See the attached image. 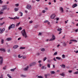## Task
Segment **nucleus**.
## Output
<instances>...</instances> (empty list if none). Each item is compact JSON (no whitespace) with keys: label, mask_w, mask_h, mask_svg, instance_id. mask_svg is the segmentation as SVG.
Instances as JSON below:
<instances>
[{"label":"nucleus","mask_w":78,"mask_h":78,"mask_svg":"<svg viewBox=\"0 0 78 78\" xmlns=\"http://www.w3.org/2000/svg\"><path fill=\"white\" fill-rule=\"evenodd\" d=\"M21 33L22 34V36L25 37V38H27V33L25 31V30H22L21 32Z\"/></svg>","instance_id":"obj_1"},{"label":"nucleus","mask_w":78,"mask_h":78,"mask_svg":"<svg viewBox=\"0 0 78 78\" xmlns=\"http://www.w3.org/2000/svg\"><path fill=\"white\" fill-rule=\"evenodd\" d=\"M15 25L14 24H12L9 27V30H11V28H14Z\"/></svg>","instance_id":"obj_2"},{"label":"nucleus","mask_w":78,"mask_h":78,"mask_svg":"<svg viewBox=\"0 0 78 78\" xmlns=\"http://www.w3.org/2000/svg\"><path fill=\"white\" fill-rule=\"evenodd\" d=\"M7 9V6L6 5H3L2 6V9L1 10V11H3L4 10Z\"/></svg>","instance_id":"obj_3"},{"label":"nucleus","mask_w":78,"mask_h":78,"mask_svg":"<svg viewBox=\"0 0 78 78\" xmlns=\"http://www.w3.org/2000/svg\"><path fill=\"white\" fill-rule=\"evenodd\" d=\"M52 38H51L49 40V41H54V40H55V36L54 35H52Z\"/></svg>","instance_id":"obj_4"},{"label":"nucleus","mask_w":78,"mask_h":78,"mask_svg":"<svg viewBox=\"0 0 78 78\" xmlns=\"http://www.w3.org/2000/svg\"><path fill=\"white\" fill-rule=\"evenodd\" d=\"M26 8L28 9H31V6L30 5H27L26 6Z\"/></svg>","instance_id":"obj_5"},{"label":"nucleus","mask_w":78,"mask_h":78,"mask_svg":"<svg viewBox=\"0 0 78 78\" xmlns=\"http://www.w3.org/2000/svg\"><path fill=\"white\" fill-rule=\"evenodd\" d=\"M55 14H53L52 15L50 16L51 19H54V18H55Z\"/></svg>","instance_id":"obj_6"},{"label":"nucleus","mask_w":78,"mask_h":78,"mask_svg":"<svg viewBox=\"0 0 78 78\" xmlns=\"http://www.w3.org/2000/svg\"><path fill=\"white\" fill-rule=\"evenodd\" d=\"M29 68V66H27L26 68H23V70L24 71H27V70H28Z\"/></svg>","instance_id":"obj_7"},{"label":"nucleus","mask_w":78,"mask_h":78,"mask_svg":"<svg viewBox=\"0 0 78 78\" xmlns=\"http://www.w3.org/2000/svg\"><path fill=\"white\" fill-rule=\"evenodd\" d=\"M36 62H32L30 64V66H34V65H36Z\"/></svg>","instance_id":"obj_8"},{"label":"nucleus","mask_w":78,"mask_h":78,"mask_svg":"<svg viewBox=\"0 0 78 78\" xmlns=\"http://www.w3.org/2000/svg\"><path fill=\"white\" fill-rule=\"evenodd\" d=\"M5 30V28H3L2 30L1 31V32H0V33L1 34H2L3 32H4V31Z\"/></svg>","instance_id":"obj_9"},{"label":"nucleus","mask_w":78,"mask_h":78,"mask_svg":"<svg viewBox=\"0 0 78 78\" xmlns=\"http://www.w3.org/2000/svg\"><path fill=\"white\" fill-rule=\"evenodd\" d=\"M78 6V5L76 4H75L73 5L72 6V8H75V7H76Z\"/></svg>","instance_id":"obj_10"},{"label":"nucleus","mask_w":78,"mask_h":78,"mask_svg":"<svg viewBox=\"0 0 78 78\" xmlns=\"http://www.w3.org/2000/svg\"><path fill=\"white\" fill-rule=\"evenodd\" d=\"M59 9H60V11L62 12H64V10H63V8H62L60 7Z\"/></svg>","instance_id":"obj_11"},{"label":"nucleus","mask_w":78,"mask_h":78,"mask_svg":"<svg viewBox=\"0 0 78 78\" xmlns=\"http://www.w3.org/2000/svg\"><path fill=\"white\" fill-rule=\"evenodd\" d=\"M18 46L17 45H15L13 47V48H14V49H16V48H17V47H18Z\"/></svg>","instance_id":"obj_12"},{"label":"nucleus","mask_w":78,"mask_h":78,"mask_svg":"<svg viewBox=\"0 0 78 78\" xmlns=\"http://www.w3.org/2000/svg\"><path fill=\"white\" fill-rule=\"evenodd\" d=\"M3 58H2L0 60V65H2V63H3Z\"/></svg>","instance_id":"obj_13"},{"label":"nucleus","mask_w":78,"mask_h":78,"mask_svg":"<svg viewBox=\"0 0 78 78\" xmlns=\"http://www.w3.org/2000/svg\"><path fill=\"white\" fill-rule=\"evenodd\" d=\"M0 51H3L4 52H5V51H6V50H5V49L3 48L0 49Z\"/></svg>","instance_id":"obj_14"},{"label":"nucleus","mask_w":78,"mask_h":78,"mask_svg":"<svg viewBox=\"0 0 78 78\" xmlns=\"http://www.w3.org/2000/svg\"><path fill=\"white\" fill-rule=\"evenodd\" d=\"M16 68H15L14 69H10V71L11 72H14V71H15V70H16Z\"/></svg>","instance_id":"obj_15"},{"label":"nucleus","mask_w":78,"mask_h":78,"mask_svg":"<svg viewBox=\"0 0 78 78\" xmlns=\"http://www.w3.org/2000/svg\"><path fill=\"white\" fill-rule=\"evenodd\" d=\"M58 31L61 32L62 31V29L60 28L57 29Z\"/></svg>","instance_id":"obj_16"},{"label":"nucleus","mask_w":78,"mask_h":78,"mask_svg":"<svg viewBox=\"0 0 78 78\" xmlns=\"http://www.w3.org/2000/svg\"><path fill=\"white\" fill-rule=\"evenodd\" d=\"M1 43L2 44H3V43H4V40H3V39H2Z\"/></svg>","instance_id":"obj_17"},{"label":"nucleus","mask_w":78,"mask_h":78,"mask_svg":"<svg viewBox=\"0 0 78 78\" xmlns=\"http://www.w3.org/2000/svg\"><path fill=\"white\" fill-rule=\"evenodd\" d=\"M50 73L51 74H55V72L54 71H50Z\"/></svg>","instance_id":"obj_18"},{"label":"nucleus","mask_w":78,"mask_h":78,"mask_svg":"<svg viewBox=\"0 0 78 78\" xmlns=\"http://www.w3.org/2000/svg\"><path fill=\"white\" fill-rule=\"evenodd\" d=\"M41 51H45V48H43L41 49Z\"/></svg>","instance_id":"obj_19"},{"label":"nucleus","mask_w":78,"mask_h":78,"mask_svg":"<svg viewBox=\"0 0 78 78\" xmlns=\"http://www.w3.org/2000/svg\"><path fill=\"white\" fill-rule=\"evenodd\" d=\"M60 75H61L62 76H64L65 75L64 74V73H62V74H60Z\"/></svg>","instance_id":"obj_20"},{"label":"nucleus","mask_w":78,"mask_h":78,"mask_svg":"<svg viewBox=\"0 0 78 78\" xmlns=\"http://www.w3.org/2000/svg\"><path fill=\"white\" fill-rule=\"evenodd\" d=\"M13 19H19V17H17V16H15L14 18H13Z\"/></svg>","instance_id":"obj_21"},{"label":"nucleus","mask_w":78,"mask_h":78,"mask_svg":"<svg viewBox=\"0 0 78 78\" xmlns=\"http://www.w3.org/2000/svg\"><path fill=\"white\" fill-rule=\"evenodd\" d=\"M56 59H58V60H61V58H59L58 57H56Z\"/></svg>","instance_id":"obj_22"},{"label":"nucleus","mask_w":78,"mask_h":78,"mask_svg":"<svg viewBox=\"0 0 78 78\" xmlns=\"http://www.w3.org/2000/svg\"><path fill=\"white\" fill-rule=\"evenodd\" d=\"M47 66L48 68H50V64H48L47 65Z\"/></svg>","instance_id":"obj_23"},{"label":"nucleus","mask_w":78,"mask_h":78,"mask_svg":"<svg viewBox=\"0 0 78 78\" xmlns=\"http://www.w3.org/2000/svg\"><path fill=\"white\" fill-rule=\"evenodd\" d=\"M7 41H11V38H8L6 39Z\"/></svg>","instance_id":"obj_24"},{"label":"nucleus","mask_w":78,"mask_h":78,"mask_svg":"<svg viewBox=\"0 0 78 78\" xmlns=\"http://www.w3.org/2000/svg\"><path fill=\"white\" fill-rule=\"evenodd\" d=\"M20 22H19L18 23H17L16 25V27H17L20 25Z\"/></svg>","instance_id":"obj_25"},{"label":"nucleus","mask_w":78,"mask_h":78,"mask_svg":"<svg viewBox=\"0 0 78 78\" xmlns=\"http://www.w3.org/2000/svg\"><path fill=\"white\" fill-rule=\"evenodd\" d=\"M61 67H63V68H65L66 67V66L64 64H62L61 65Z\"/></svg>","instance_id":"obj_26"},{"label":"nucleus","mask_w":78,"mask_h":78,"mask_svg":"<svg viewBox=\"0 0 78 78\" xmlns=\"http://www.w3.org/2000/svg\"><path fill=\"white\" fill-rule=\"evenodd\" d=\"M58 53H57V52H55V53H54L53 56H55V55H57Z\"/></svg>","instance_id":"obj_27"},{"label":"nucleus","mask_w":78,"mask_h":78,"mask_svg":"<svg viewBox=\"0 0 78 78\" xmlns=\"http://www.w3.org/2000/svg\"><path fill=\"white\" fill-rule=\"evenodd\" d=\"M38 78H43V77L42 76H37Z\"/></svg>","instance_id":"obj_28"},{"label":"nucleus","mask_w":78,"mask_h":78,"mask_svg":"<svg viewBox=\"0 0 78 78\" xmlns=\"http://www.w3.org/2000/svg\"><path fill=\"white\" fill-rule=\"evenodd\" d=\"M25 47H20V49H25Z\"/></svg>","instance_id":"obj_29"},{"label":"nucleus","mask_w":78,"mask_h":78,"mask_svg":"<svg viewBox=\"0 0 78 78\" xmlns=\"http://www.w3.org/2000/svg\"><path fill=\"white\" fill-rule=\"evenodd\" d=\"M14 10L15 11H18V9L16 8H15Z\"/></svg>","instance_id":"obj_30"},{"label":"nucleus","mask_w":78,"mask_h":78,"mask_svg":"<svg viewBox=\"0 0 78 78\" xmlns=\"http://www.w3.org/2000/svg\"><path fill=\"white\" fill-rule=\"evenodd\" d=\"M20 13L21 14L20 16H23V13H22V12H20Z\"/></svg>","instance_id":"obj_31"},{"label":"nucleus","mask_w":78,"mask_h":78,"mask_svg":"<svg viewBox=\"0 0 78 78\" xmlns=\"http://www.w3.org/2000/svg\"><path fill=\"white\" fill-rule=\"evenodd\" d=\"M47 59V57H45L43 59V61H45Z\"/></svg>","instance_id":"obj_32"},{"label":"nucleus","mask_w":78,"mask_h":78,"mask_svg":"<svg viewBox=\"0 0 78 78\" xmlns=\"http://www.w3.org/2000/svg\"><path fill=\"white\" fill-rule=\"evenodd\" d=\"M74 74H78V71H77L74 73Z\"/></svg>","instance_id":"obj_33"},{"label":"nucleus","mask_w":78,"mask_h":78,"mask_svg":"<svg viewBox=\"0 0 78 78\" xmlns=\"http://www.w3.org/2000/svg\"><path fill=\"white\" fill-rule=\"evenodd\" d=\"M44 76L45 78H47V74H44Z\"/></svg>","instance_id":"obj_34"},{"label":"nucleus","mask_w":78,"mask_h":78,"mask_svg":"<svg viewBox=\"0 0 78 78\" xmlns=\"http://www.w3.org/2000/svg\"><path fill=\"white\" fill-rule=\"evenodd\" d=\"M68 72L69 73H72V70H69Z\"/></svg>","instance_id":"obj_35"},{"label":"nucleus","mask_w":78,"mask_h":78,"mask_svg":"<svg viewBox=\"0 0 78 78\" xmlns=\"http://www.w3.org/2000/svg\"><path fill=\"white\" fill-rule=\"evenodd\" d=\"M0 4H2V3H3V2L2 1V0H0Z\"/></svg>","instance_id":"obj_36"},{"label":"nucleus","mask_w":78,"mask_h":78,"mask_svg":"<svg viewBox=\"0 0 78 78\" xmlns=\"http://www.w3.org/2000/svg\"><path fill=\"white\" fill-rule=\"evenodd\" d=\"M23 59H25L26 58V56H23Z\"/></svg>","instance_id":"obj_37"},{"label":"nucleus","mask_w":78,"mask_h":78,"mask_svg":"<svg viewBox=\"0 0 78 78\" xmlns=\"http://www.w3.org/2000/svg\"><path fill=\"white\" fill-rule=\"evenodd\" d=\"M63 44L64 46H66V44L65 42L63 43Z\"/></svg>","instance_id":"obj_38"},{"label":"nucleus","mask_w":78,"mask_h":78,"mask_svg":"<svg viewBox=\"0 0 78 78\" xmlns=\"http://www.w3.org/2000/svg\"><path fill=\"white\" fill-rule=\"evenodd\" d=\"M29 23H33V21L32 20L30 21L29 22Z\"/></svg>","instance_id":"obj_39"},{"label":"nucleus","mask_w":78,"mask_h":78,"mask_svg":"<svg viewBox=\"0 0 78 78\" xmlns=\"http://www.w3.org/2000/svg\"><path fill=\"white\" fill-rule=\"evenodd\" d=\"M10 51H10V49H9L8 50V53H9V52H10Z\"/></svg>","instance_id":"obj_40"},{"label":"nucleus","mask_w":78,"mask_h":78,"mask_svg":"<svg viewBox=\"0 0 78 78\" xmlns=\"http://www.w3.org/2000/svg\"><path fill=\"white\" fill-rule=\"evenodd\" d=\"M18 29H19L20 30H22V27H19L18 28Z\"/></svg>","instance_id":"obj_41"},{"label":"nucleus","mask_w":78,"mask_h":78,"mask_svg":"<svg viewBox=\"0 0 78 78\" xmlns=\"http://www.w3.org/2000/svg\"><path fill=\"white\" fill-rule=\"evenodd\" d=\"M18 57L19 58H21L22 57H20V55H19L18 56Z\"/></svg>","instance_id":"obj_42"},{"label":"nucleus","mask_w":78,"mask_h":78,"mask_svg":"<svg viewBox=\"0 0 78 78\" xmlns=\"http://www.w3.org/2000/svg\"><path fill=\"white\" fill-rule=\"evenodd\" d=\"M45 12H46V11H45V10H43L42 11L43 13H45Z\"/></svg>","instance_id":"obj_43"},{"label":"nucleus","mask_w":78,"mask_h":78,"mask_svg":"<svg viewBox=\"0 0 78 78\" xmlns=\"http://www.w3.org/2000/svg\"><path fill=\"white\" fill-rule=\"evenodd\" d=\"M74 52H75L76 53H77L78 52V51H74Z\"/></svg>","instance_id":"obj_44"},{"label":"nucleus","mask_w":78,"mask_h":78,"mask_svg":"<svg viewBox=\"0 0 78 78\" xmlns=\"http://www.w3.org/2000/svg\"><path fill=\"white\" fill-rule=\"evenodd\" d=\"M47 75L48 76H50V75L48 73L47 74Z\"/></svg>","instance_id":"obj_45"},{"label":"nucleus","mask_w":78,"mask_h":78,"mask_svg":"<svg viewBox=\"0 0 78 78\" xmlns=\"http://www.w3.org/2000/svg\"><path fill=\"white\" fill-rule=\"evenodd\" d=\"M75 32H76V33H77V32H78V29L75 30Z\"/></svg>","instance_id":"obj_46"},{"label":"nucleus","mask_w":78,"mask_h":78,"mask_svg":"<svg viewBox=\"0 0 78 78\" xmlns=\"http://www.w3.org/2000/svg\"><path fill=\"white\" fill-rule=\"evenodd\" d=\"M44 69V66H42V67H41V69L42 70H43Z\"/></svg>","instance_id":"obj_47"},{"label":"nucleus","mask_w":78,"mask_h":78,"mask_svg":"<svg viewBox=\"0 0 78 78\" xmlns=\"http://www.w3.org/2000/svg\"><path fill=\"white\" fill-rule=\"evenodd\" d=\"M70 41L71 42H72V41H73V42H75V40H71Z\"/></svg>","instance_id":"obj_48"},{"label":"nucleus","mask_w":78,"mask_h":78,"mask_svg":"<svg viewBox=\"0 0 78 78\" xmlns=\"http://www.w3.org/2000/svg\"><path fill=\"white\" fill-rule=\"evenodd\" d=\"M47 22H48V21L46 20L45 21H44V23H47Z\"/></svg>","instance_id":"obj_49"},{"label":"nucleus","mask_w":78,"mask_h":78,"mask_svg":"<svg viewBox=\"0 0 78 78\" xmlns=\"http://www.w3.org/2000/svg\"><path fill=\"white\" fill-rule=\"evenodd\" d=\"M15 5L16 6H19V4H17Z\"/></svg>","instance_id":"obj_50"},{"label":"nucleus","mask_w":78,"mask_h":78,"mask_svg":"<svg viewBox=\"0 0 78 78\" xmlns=\"http://www.w3.org/2000/svg\"><path fill=\"white\" fill-rule=\"evenodd\" d=\"M39 66H40V67H41V66H42V65H41V64H39Z\"/></svg>","instance_id":"obj_51"},{"label":"nucleus","mask_w":78,"mask_h":78,"mask_svg":"<svg viewBox=\"0 0 78 78\" xmlns=\"http://www.w3.org/2000/svg\"><path fill=\"white\" fill-rule=\"evenodd\" d=\"M3 13V12H2L0 11V14H2Z\"/></svg>","instance_id":"obj_52"},{"label":"nucleus","mask_w":78,"mask_h":78,"mask_svg":"<svg viewBox=\"0 0 78 78\" xmlns=\"http://www.w3.org/2000/svg\"><path fill=\"white\" fill-rule=\"evenodd\" d=\"M74 40V42H78V41H76V40Z\"/></svg>","instance_id":"obj_53"},{"label":"nucleus","mask_w":78,"mask_h":78,"mask_svg":"<svg viewBox=\"0 0 78 78\" xmlns=\"http://www.w3.org/2000/svg\"><path fill=\"white\" fill-rule=\"evenodd\" d=\"M56 72H60V71L59 70H57Z\"/></svg>","instance_id":"obj_54"},{"label":"nucleus","mask_w":78,"mask_h":78,"mask_svg":"<svg viewBox=\"0 0 78 78\" xmlns=\"http://www.w3.org/2000/svg\"><path fill=\"white\" fill-rule=\"evenodd\" d=\"M62 57H63V58H65V55H62Z\"/></svg>","instance_id":"obj_55"},{"label":"nucleus","mask_w":78,"mask_h":78,"mask_svg":"<svg viewBox=\"0 0 78 78\" xmlns=\"http://www.w3.org/2000/svg\"><path fill=\"white\" fill-rule=\"evenodd\" d=\"M0 78H3V75H1V76H0Z\"/></svg>","instance_id":"obj_56"},{"label":"nucleus","mask_w":78,"mask_h":78,"mask_svg":"<svg viewBox=\"0 0 78 78\" xmlns=\"http://www.w3.org/2000/svg\"><path fill=\"white\" fill-rule=\"evenodd\" d=\"M20 39H21V37L19 38L18 39V41H19V40H20Z\"/></svg>","instance_id":"obj_57"},{"label":"nucleus","mask_w":78,"mask_h":78,"mask_svg":"<svg viewBox=\"0 0 78 78\" xmlns=\"http://www.w3.org/2000/svg\"><path fill=\"white\" fill-rule=\"evenodd\" d=\"M62 33V31H60L59 32L58 34H61Z\"/></svg>","instance_id":"obj_58"},{"label":"nucleus","mask_w":78,"mask_h":78,"mask_svg":"<svg viewBox=\"0 0 78 78\" xmlns=\"http://www.w3.org/2000/svg\"><path fill=\"white\" fill-rule=\"evenodd\" d=\"M54 61H56V59H55V58H54Z\"/></svg>","instance_id":"obj_59"},{"label":"nucleus","mask_w":78,"mask_h":78,"mask_svg":"<svg viewBox=\"0 0 78 78\" xmlns=\"http://www.w3.org/2000/svg\"><path fill=\"white\" fill-rule=\"evenodd\" d=\"M38 62L39 63H41V61L40 60L38 61Z\"/></svg>","instance_id":"obj_60"},{"label":"nucleus","mask_w":78,"mask_h":78,"mask_svg":"<svg viewBox=\"0 0 78 78\" xmlns=\"http://www.w3.org/2000/svg\"><path fill=\"white\" fill-rule=\"evenodd\" d=\"M45 10H48V8H45Z\"/></svg>","instance_id":"obj_61"},{"label":"nucleus","mask_w":78,"mask_h":78,"mask_svg":"<svg viewBox=\"0 0 78 78\" xmlns=\"http://www.w3.org/2000/svg\"><path fill=\"white\" fill-rule=\"evenodd\" d=\"M59 20V18H57L56 20L57 21H58V20Z\"/></svg>","instance_id":"obj_62"},{"label":"nucleus","mask_w":78,"mask_h":78,"mask_svg":"<svg viewBox=\"0 0 78 78\" xmlns=\"http://www.w3.org/2000/svg\"><path fill=\"white\" fill-rule=\"evenodd\" d=\"M51 2H50L49 3H48V5H51Z\"/></svg>","instance_id":"obj_63"},{"label":"nucleus","mask_w":78,"mask_h":78,"mask_svg":"<svg viewBox=\"0 0 78 78\" xmlns=\"http://www.w3.org/2000/svg\"><path fill=\"white\" fill-rule=\"evenodd\" d=\"M9 77V78H12L11 77V76H10Z\"/></svg>","instance_id":"obj_64"}]
</instances>
